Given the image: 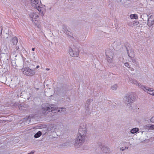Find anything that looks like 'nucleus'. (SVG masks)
Segmentation results:
<instances>
[{"mask_svg": "<svg viewBox=\"0 0 154 154\" xmlns=\"http://www.w3.org/2000/svg\"><path fill=\"white\" fill-rule=\"evenodd\" d=\"M86 133V129L85 128H80L79 131V135L77 137V140L76 143L78 144L79 143H82L85 140V136Z\"/></svg>", "mask_w": 154, "mask_h": 154, "instance_id": "nucleus-1", "label": "nucleus"}, {"mask_svg": "<svg viewBox=\"0 0 154 154\" xmlns=\"http://www.w3.org/2000/svg\"><path fill=\"white\" fill-rule=\"evenodd\" d=\"M29 17L32 21L39 28L41 22L39 20V16L37 14L34 12L31 13L29 14Z\"/></svg>", "mask_w": 154, "mask_h": 154, "instance_id": "nucleus-2", "label": "nucleus"}, {"mask_svg": "<svg viewBox=\"0 0 154 154\" xmlns=\"http://www.w3.org/2000/svg\"><path fill=\"white\" fill-rule=\"evenodd\" d=\"M21 70L23 74L28 76H33L35 73L34 70L28 67L23 68Z\"/></svg>", "mask_w": 154, "mask_h": 154, "instance_id": "nucleus-3", "label": "nucleus"}, {"mask_svg": "<svg viewBox=\"0 0 154 154\" xmlns=\"http://www.w3.org/2000/svg\"><path fill=\"white\" fill-rule=\"evenodd\" d=\"M138 86L143 89L144 91L147 92L150 95L154 96V90H152L151 88H147L145 86L141 85L140 84H138Z\"/></svg>", "mask_w": 154, "mask_h": 154, "instance_id": "nucleus-4", "label": "nucleus"}, {"mask_svg": "<svg viewBox=\"0 0 154 154\" xmlns=\"http://www.w3.org/2000/svg\"><path fill=\"white\" fill-rule=\"evenodd\" d=\"M126 99L127 100L128 102L129 103H128L133 102V101L135 100L136 97L134 96L133 94H131L130 95H127L126 96Z\"/></svg>", "mask_w": 154, "mask_h": 154, "instance_id": "nucleus-5", "label": "nucleus"}, {"mask_svg": "<svg viewBox=\"0 0 154 154\" xmlns=\"http://www.w3.org/2000/svg\"><path fill=\"white\" fill-rule=\"evenodd\" d=\"M69 53L71 56L73 57H77L79 54V52L73 51L71 48L69 50Z\"/></svg>", "mask_w": 154, "mask_h": 154, "instance_id": "nucleus-6", "label": "nucleus"}, {"mask_svg": "<svg viewBox=\"0 0 154 154\" xmlns=\"http://www.w3.org/2000/svg\"><path fill=\"white\" fill-rule=\"evenodd\" d=\"M55 110V108L54 107H51L50 106V107H48L45 108H44V109L43 110V111H44L43 112H46L47 111V112H50L51 111H53Z\"/></svg>", "mask_w": 154, "mask_h": 154, "instance_id": "nucleus-7", "label": "nucleus"}, {"mask_svg": "<svg viewBox=\"0 0 154 154\" xmlns=\"http://www.w3.org/2000/svg\"><path fill=\"white\" fill-rule=\"evenodd\" d=\"M39 2V0H31V3L32 6L37 7Z\"/></svg>", "mask_w": 154, "mask_h": 154, "instance_id": "nucleus-8", "label": "nucleus"}, {"mask_svg": "<svg viewBox=\"0 0 154 154\" xmlns=\"http://www.w3.org/2000/svg\"><path fill=\"white\" fill-rule=\"evenodd\" d=\"M12 42L14 45H16L18 43V39L16 36L13 37L12 39Z\"/></svg>", "mask_w": 154, "mask_h": 154, "instance_id": "nucleus-9", "label": "nucleus"}, {"mask_svg": "<svg viewBox=\"0 0 154 154\" xmlns=\"http://www.w3.org/2000/svg\"><path fill=\"white\" fill-rule=\"evenodd\" d=\"M139 131V129L137 128H135L132 129L131 131V132L132 134H134Z\"/></svg>", "mask_w": 154, "mask_h": 154, "instance_id": "nucleus-10", "label": "nucleus"}, {"mask_svg": "<svg viewBox=\"0 0 154 154\" xmlns=\"http://www.w3.org/2000/svg\"><path fill=\"white\" fill-rule=\"evenodd\" d=\"M130 17L132 19H137L138 16L137 14H133L130 15Z\"/></svg>", "mask_w": 154, "mask_h": 154, "instance_id": "nucleus-11", "label": "nucleus"}, {"mask_svg": "<svg viewBox=\"0 0 154 154\" xmlns=\"http://www.w3.org/2000/svg\"><path fill=\"white\" fill-rule=\"evenodd\" d=\"M127 51H128V55L129 57H132L134 56V52L133 51H131L130 53H129V50H127Z\"/></svg>", "mask_w": 154, "mask_h": 154, "instance_id": "nucleus-12", "label": "nucleus"}, {"mask_svg": "<svg viewBox=\"0 0 154 154\" xmlns=\"http://www.w3.org/2000/svg\"><path fill=\"white\" fill-rule=\"evenodd\" d=\"M42 133L41 131H38L36 134L34 135V137L37 138L39 137L41 135Z\"/></svg>", "mask_w": 154, "mask_h": 154, "instance_id": "nucleus-13", "label": "nucleus"}, {"mask_svg": "<svg viewBox=\"0 0 154 154\" xmlns=\"http://www.w3.org/2000/svg\"><path fill=\"white\" fill-rule=\"evenodd\" d=\"M103 151L104 152L106 153L108 152V149L106 147H103V148L102 149Z\"/></svg>", "mask_w": 154, "mask_h": 154, "instance_id": "nucleus-14", "label": "nucleus"}, {"mask_svg": "<svg viewBox=\"0 0 154 154\" xmlns=\"http://www.w3.org/2000/svg\"><path fill=\"white\" fill-rule=\"evenodd\" d=\"M117 88V86L116 85H113L112 87L111 88L113 90H116Z\"/></svg>", "mask_w": 154, "mask_h": 154, "instance_id": "nucleus-15", "label": "nucleus"}, {"mask_svg": "<svg viewBox=\"0 0 154 154\" xmlns=\"http://www.w3.org/2000/svg\"><path fill=\"white\" fill-rule=\"evenodd\" d=\"M149 127L150 128V129H154V125H149Z\"/></svg>", "mask_w": 154, "mask_h": 154, "instance_id": "nucleus-16", "label": "nucleus"}, {"mask_svg": "<svg viewBox=\"0 0 154 154\" xmlns=\"http://www.w3.org/2000/svg\"><path fill=\"white\" fill-rule=\"evenodd\" d=\"M2 28L0 26V36L2 35Z\"/></svg>", "mask_w": 154, "mask_h": 154, "instance_id": "nucleus-17", "label": "nucleus"}, {"mask_svg": "<svg viewBox=\"0 0 154 154\" xmlns=\"http://www.w3.org/2000/svg\"><path fill=\"white\" fill-rule=\"evenodd\" d=\"M125 66H127L128 67H129L130 66L129 64L127 62L125 63Z\"/></svg>", "mask_w": 154, "mask_h": 154, "instance_id": "nucleus-18", "label": "nucleus"}, {"mask_svg": "<svg viewBox=\"0 0 154 154\" xmlns=\"http://www.w3.org/2000/svg\"><path fill=\"white\" fill-rule=\"evenodd\" d=\"M150 121L151 122H154V116L152 117L151 118Z\"/></svg>", "mask_w": 154, "mask_h": 154, "instance_id": "nucleus-19", "label": "nucleus"}, {"mask_svg": "<svg viewBox=\"0 0 154 154\" xmlns=\"http://www.w3.org/2000/svg\"><path fill=\"white\" fill-rule=\"evenodd\" d=\"M133 83L136 85L138 84L137 81L136 80L133 81Z\"/></svg>", "mask_w": 154, "mask_h": 154, "instance_id": "nucleus-20", "label": "nucleus"}, {"mask_svg": "<svg viewBox=\"0 0 154 154\" xmlns=\"http://www.w3.org/2000/svg\"><path fill=\"white\" fill-rule=\"evenodd\" d=\"M66 108H61V111H62V110L63 111L64 110H66Z\"/></svg>", "mask_w": 154, "mask_h": 154, "instance_id": "nucleus-21", "label": "nucleus"}, {"mask_svg": "<svg viewBox=\"0 0 154 154\" xmlns=\"http://www.w3.org/2000/svg\"><path fill=\"white\" fill-rule=\"evenodd\" d=\"M34 151H32L30 153H29L27 154H33L34 153Z\"/></svg>", "mask_w": 154, "mask_h": 154, "instance_id": "nucleus-22", "label": "nucleus"}, {"mask_svg": "<svg viewBox=\"0 0 154 154\" xmlns=\"http://www.w3.org/2000/svg\"><path fill=\"white\" fill-rule=\"evenodd\" d=\"M110 58V59H109V62H111L112 60V58Z\"/></svg>", "mask_w": 154, "mask_h": 154, "instance_id": "nucleus-23", "label": "nucleus"}, {"mask_svg": "<svg viewBox=\"0 0 154 154\" xmlns=\"http://www.w3.org/2000/svg\"><path fill=\"white\" fill-rule=\"evenodd\" d=\"M35 48H32V51H35Z\"/></svg>", "mask_w": 154, "mask_h": 154, "instance_id": "nucleus-24", "label": "nucleus"}, {"mask_svg": "<svg viewBox=\"0 0 154 154\" xmlns=\"http://www.w3.org/2000/svg\"><path fill=\"white\" fill-rule=\"evenodd\" d=\"M39 66L38 65L36 67V68L37 69H38V68H39Z\"/></svg>", "mask_w": 154, "mask_h": 154, "instance_id": "nucleus-25", "label": "nucleus"}, {"mask_svg": "<svg viewBox=\"0 0 154 154\" xmlns=\"http://www.w3.org/2000/svg\"><path fill=\"white\" fill-rule=\"evenodd\" d=\"M46 70L48 71L50 70V69L49 68H46Z\"/></svg>", "mask_w": 154, "mask_h": 154, "instance_id": "nucleus-26", "label": "nucleus"}, {"mask_svg": "<svg viewBox=\"0 0 154 154\" xmlns=\"http://www.w3.org/2000/svg\"><path fill=\"white\" fill-rule=\"evenodd\" d=\"M15 51L13 52V54H15Z\"/></svg>", "mask_w": 154, "mask_h": 154, "instance_id": "nucleus-27", "label": "nucleus"}, {"mask_svg": "<svg viewBox=\"0 0 154 154\" xmlns=\"http://www.w3.org/2000/svg\"><path fill=\"white\" fill-rule=\"evenodd\" d=\"M149 22V20H148V23Z\"/></svg>", "mask_w": 154, "mask_h": 154, "instance_id": "nucleus-28", "label": "nucleus"}, {"mask_svg": "<svg viewBox=\"0 0 154 154\" xmlns=\"http://www.w3.org/2000/svg\"><path fill=\"white\" fill-rule=\"evenodd\" d=\"M106 55L107 57H107L108 55H107V54H106Z\"/></svg>", "mask_w": 154, "mask_h": 154, "instance_id": "nucleus-29", "label": "nucleus"}, {"mask_svg": "<svg viewBox=\"0 0 154 154\" xmlns=\"http://www.w3.org/2000/svg\"><path fill=\"white\" fill-rule=\"evenodd\" d=\"M60 110H58V112H60Z\"/></svg>", "mask_w": 154, "mask_h": 154, "instance_id": "nucleus-30", "label": "nucleus"}, {"mask_svg": "<svg viewBox=\"0 0 154 154\" xmlns=\"http://www.w3.org/2000/svg\"><path fill=\"white\" fill-rule=\"evenodd\" d=\"M124 150V149H122V150Z\"/></svg>", "mask_w": 154, "mask_h": 154, "instance_id": "nucleus-31", "label": "nucleus"}]
</instances>
